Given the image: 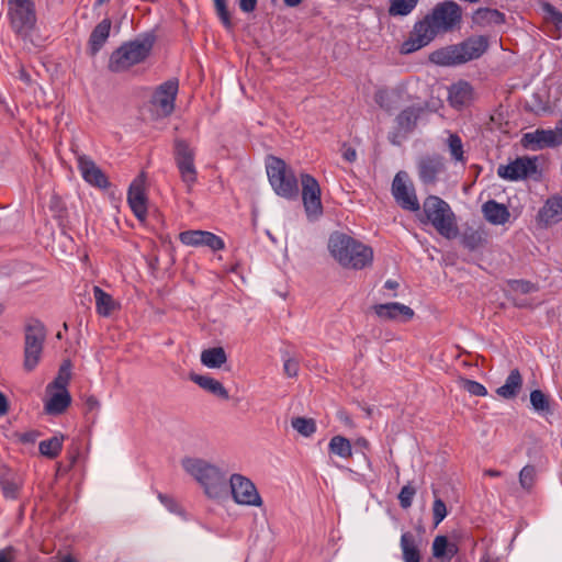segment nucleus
<instances>
[{"label": "nucleus", "mask_w": 562, "mask_h": 562, "mask_svg": "<svg viewBox=\"0 0 562 562\" xmlns=\"http://www.w3.org/2000/svg\"><path fill=\"white\" fill-rule=\"evenodd\" d=\"M462 18L461 7L454 1H445L435 5L432 11L418 21L401 46L402 54L414 53L428 45L438 33L451 31L460 23Z\"/></svg>", "instance_id": "1"}, {"label": "nucleus", "mask_w": 562, "mask_h": 562, "mask_svg": "<svg viewBox=\"0 0 562 562\" xmlns=\"http://www.w3.org/2000/svg\"><path fill=\"white\" fill-rule=\"evenodd\" d=\"M184 471L196 480L209 498L222 501L228 497L226 473L216 464L201 458H184Z\"/></svg>", "instance_id": "2"}, {"label": "nucleus", "mask_w": 562, "mask_h": 562, "mask_svg": "<svg viewBox=\"0 0 562 562\" xmlns=\"http://www.w3.org/2000/svg\"><path fill=\"white\" fill-rule=\"evenodd\" d=\"M328 249L339 265L347 269H363L373 260L371 247L342 233L330 235Z\"/></svg>", "instance_id": "3"}, {"label": "nucleus", "mask_w": 562, "mask_h": 562, "mask_svg": "<svg viewBox=\"0 0 562 562\" xmlns=\"http://www.w3.org/2000/svg\"><path fill=\"white\" fill-rule=\"evenodd\" d=\"M487 48L486 36H471L460 44L432 53L431 60L443 66L460 65L481 57Z\"/></svg>", "instance_id": "4"}, {"label": "nucleus", "mask_w": 562, "mask_h": 562, "mask_svg": "<svg viewBox=\"0 0 562 562\" xmlns=\"http://www.w3.org/2000/svg\"><path fill=\"white\" fill-rule=\"evenodd\" d=\"M426 222L447 239L456 238L459 234L457 218L450 205L437 195H428L423 203Z\"/></svg>", "instance_id": "5"}, {"label": "nucleus", "mask_w": 562, "mask_h": 562, "mask_svg": "<svg viewBox=\"0 0 562 562\" xmlns=\"http://www.w3.org/2000/svg\"><path fill=\"white\" fill-rule=\"evenodd\" d=\"M153 45L154 38L148 35L124 43L111 54L109 69L113 72H122L144 61L148 57Z\"/></svg>", "instance_id": "6"}, {"label": "nucleus", "mask_w": 562, "mask_h": 562, "mask_svg": "<svg viewBox=\"0 0 562 562\" xmlns=\"http://www.w3.org/2000/svg\"><path fill=\"white\" fill-rule=\"evenodd\" d=\"M266 168L269 182L278 195L289 200L299 196L297 179L284 160L270 157Z\"/></svg>", "instance_id": "7"}, {"label": "nucleus", "mask_w": 562, "mask_h": 562, "mask_svg": "<svg viewBox=\"0 0 562 562\" xmlns=\"http://www.w3.org/2000/svg\"><path fill=\"white\" fill-rule=\"evenodd\" d=\"M175 162L187 190L191 191L198 180V171L194 165L195 150L190 144L177 138L173 145Z\"/></svg>", "instance_id": "8"}, {"label": "nucleus", "mask_w": 562, "mask_h": 562, "mask_svg": "<svg viewBox=\"0 0 562 562\" xmlns=\"http://www.w3.org/2000/svg\"><path fill=\"white\" fill-rule=\"evenodd\" d=\"M8 5L13 30L19 34H27L36 23L32 0H8Z\"/></svg>", "instance_id": "9"}, {"label": "nucleus", "mask_w": 562, "mask_h": 562, "mask_svg": "<svg viewBox=\"0 0 562 562\" xmlns=\"http://www.w3.org/2000/svg\"><path fill=\"white\" fill-rule=\"evenodd\" d=\"M228 494L238 505L244 506H262V498L258 493L255 484L241 474H233L227 481Z\"/></svg>", "instance_id": "10"}, {"label": "nucleus", "mask_w": 562, "mask_h": 562, "mask_svg": "<svg viewBox=\"0 0 562 562\" xmlns=\"http://www.w3.org/2000/svg\"><path fill=\"white\" fill-rule=\"evenodd\" d=\"M416 167L418 178L426 187L436 186L447 172L446 159L438 154L420 156Z\"/></svg>", "instance_id": "11"}, {"label": "nucleus", "mask_w": 562, "mask_h": 562, "mask_svg": "<svg viewBox=\"0 0 562 562\" xmlns=\"http://www.w3.org/2000/svg\"><path fill=\"white\" fill-rule=\"evenodd\" d=\"M392 194L402 209L411 212L420 210L415 189L406 172L400 171L395 175L392 182Z\"/></svg>", "instance_id": "12"}, {"label": "nucleus", "mask_w": 562, "mask_h": 562, "mask_svg": "<svg viewBox=\"0 0 562 562\" xmlns=\"http://www.w3.org/2000/svg\"><path fill=\"white\" fill-rule=\"evenodd\" d=\"M302 201L307 217L317 218L323 214L321 187L318 181L308 173L301 175Z\"/></svg>", "instance_id": "13"}, {"label": "nucleus", "mask_w": 562, "mask_h": 562, "mask_svg": "<svg viewBox=\"0 0 562 562\" xmlns=\"http://www.w3.org/2000/svg\"><path fill=\"white\" fill-rule=\"evenodd\" d=\"M537 157H518L508 165H501L497 175L505 180L518 181L538 173Z\"/></svg>", "instance_id": "14"}, {"label": "nucleus", "mask_w": 562, "mask_h": 562, "mask_svg": "<svg viewBox=\"0 0 562 562\" xmlns=\"http://www.w3.org/2000/svg\"><path fill=\"white\" fill-rule=\"evenodd\" d=\"M146 175L140 172L139 176L131 183L127 202L135 216L145 222L147 217V196L145 193Z\"/></svg>", "instance_id": "15"}, {"label": "nucleus", "mask_w": 562, "mask_h": 562, "mask_svg": "<svg viewBox=\"0 0 562 562\" xmlns=\"http://www.w3.org/2000/svg\"><path fill=\"white\" fill-rule=\"evenodd\" d=\"M521 144L524 147L532 150L554 147L562 144V132L539 128L535 132L526 133L521 138Z\"/></svg>", "instance_id": "16"}, {"label": "nucleus", "mask_w": 562, "mask_h": 562, "mask_svg": "<svg viewBox=\"0 0 562 562\" xmlns=\"http://www.w3.org/2000/svg\"><path fill=\"white\" fill-rule=\"evenodd\" d=\"M179 239L187 246H205L213 251L222 250L225 247V243L221 237L206 231H186L180 233Z\"/></svg>", "instance_id": "17"}, {"label": "nucleus", "mask_w": 562, "mask_h": 562, "mask_svg": "<svg viewBox=\"0 0 562 562\" xmlns=\"http://www.w3.org/2000/svg\"><path fill=\"white\" fill-rule=\"evenodd\" d=\"M178 92V81L168 80L162 83L154 94V104L164 116L170 115L175 109V100Z\"/></svg>", "instance_id": "18"}, {"label": "nucleus", "mask_w": 562, "mask_h": 562, "mask_svg": "<svg viewBox=\"0 0 562 562\" xmlns=\"http://www.w3.org/2000/svg\"><path fill=\"white\" fill-rule=\"evenodd\" d=\"M373 311L383 321L407 322L415 315L409 306L397 302L376 304L373 306Z\"/></svg>", "instance_id": "19"}, {"label": "nucleus", "mask_w": 562, "mask_h": 562, "mask_svg": "<svg viewBox=\"0 0 562 562\" xmlns=\"http://www.w3.org/2000/svg\"><path fill=\"white\" fill-rule=\"evenodd\" d=\"M78 166L83 179L90 184L98 188H106L109 186L105 175L90 158L79 156Z\"/></svg>", "instance_id": "20"}, {"label": "nucleus", "mask_w": 562, "mask_h": 562, "mask_svg": "<svg viewBox=\"0 0 562 562\" xmlns=\"http://www.w3.org/2000/svg\"><path fill=\"white\" fill-rule=\"evenodd\" d=\"M538 217L544 225L562 221V190L547 200L540 209Z\"/></svg>", "instance_id": "21"}, {"label": "nucleus", "mask_w": 562, "mask_h": 562, "mask_svg": "<svg viewBox=\"0 0 562 562\" xmlns=\"http://www.w3.org/2000/svg\"><path fill=\"white\" fill-rule=\"evenodd\" d=\"M46 328L37 318H29L25 324L24 346H44Z\"/></svg>", "instance_id": "22"}, {"label": "nucleus", "mask_w": 562, "mask_h": 562, "mask_svg": "<svg viewBox=\"0 0 562 562\" xmlns=\"http://www.w3.org/2000/svg\"><path fill=\"white\" fill-rule=\"evenodd\" d=\"M473 90L467 81H459L449 89V102L453 108H462L471 102Z\"/></svg>", "instance_id": "23"}, {"label": "nucleus", "mask_w": 562, "mask_h": 562, "mask_svg": "<svg viewBox=\"0 0 562 562\" xmlns=\"http://www.w3.org/2000/svg\"><path fill=\"white\" fill-rule=\"evenodd\" d=\"M112 22L110 19L102 20L92 30L89 38V52L94 56L109 38Z\"/></svg>", "instance_id": "24"}, {"label": "nucleus", "mask_w": 562, "mask_h": 562, "mask_svg": "<svg viewBox=\"0 0 562 562\" xmlns=\"http://www.w3.org/2000/svg\"><path fill=\"white\" fill-rule=\"evenodd\" d=\"M485 218L494 225L505 224L510 216L508 209L494 200L485 202L482 206Z\"/></svg>", "instance_id": "25"}, {"label": "nucleus", "mask_w": 562, "mask_h": 562, "mask_svg": "<svg viewBox=\"0 0 562 562\" xmlns=\"http://www.w3.org/2000/svg\"><path fill=\"white\" fill-rule=\"evenodd\" d=\"M190 379L194 383H196L201 389L217 396L218 398H222V400L229 398L227 390L220 381H217L209 375H201V374H191Z\"/></svg>", "instance_id": "26"}, {"label": "nucleus", "mask_w": 562, "mask_h": 562, "mask_svg": "<svg viewBox=\"0 0 562 562\" xmlns=\"http://www.w3.org/2000/svg\"><path fill=\"white\" fill-rule=\"evenodd\" d=\"M422 112V106L413 105L404 109L396 116L397 128L400 130V132H403V135L411 133L415 128L417 120L419 119Z\"/></svg>", "instance_id": "27"}, {"label": "nucleus", "mask_w": 562, "mask_h": 562, "mask_svg": "<svg viewBox=\"0 0 562 562\" xmlns=\"http://www.w3.org/2000/svg\"><path fill=\"white\" fill-rule=\"evenodd\" d=\"M71 403V396L67 390H57L45 403V412L49 415L64 413Z\"/></svg>", "instance_id": "28"}, {"label": "nucleus", "mask_w": 562, "mask_h": 562, "mask_svg": "<svg viewBox=\"0 0 562 562\" xmlns=\"http://www.w3.org/2000/svg\"><path fill=\"white\" fill-rule=\"evenodd\" d=\"M522 385V378L517 369L510 371L505 384L496 390V394L503 398L509 400L516 397Z\"/></svg>", "instance_id": "29"}, {"label": "nucleus", "mask_w": 562, "mask_h": 562, "mask_svg": "<svg viewBox=\"0 0 562 562\" xmlns=\"http://www.w3.org/2000/svg\"><path fill=\"white\" fill-rule=\"evenodd\" d=\"M472 20L480 26L498 25L505 22V15L496 9L480 8L474 12Z\"/></svg>", "instance_id": "30"}, {"label": "nucleus", "mask_w": 562, "mask_h": 562, "mask_svg": "<svg viewBox=\"0 0 562 562\" xmlns=\"http://www.w3.org/2000/svg\"><path fill=\"white\" fill-rule=\"evenodd\" d=\"M401 549L404 562H420L422 555L412 532L407 531L402 535Z\"/></svg>", "instance_id": "31"}, {"label": "nucleus", "mask_w": 562, "mask_h": 562, "mask_svg": "<svg viewBox=\"0 0 562 562\" xmlns=\"http://www.w3.org/2000/svg\"><path fill=\"white\" fill-rule=\"evenodd\" d=\"M226 360L227 356L222 347L209 348L201 353V362L207 368H221Z\"/></svg>", "instance_id": "32"}, {"label": "nucleus", "mask_w": 562, "mask_h": 562, "mask_svg": "<svg viewBox=\"0 0 562 562\" xmlns=\"http://www.w3.org/2000/svg\"><path fill=\"white\" fill-rule=\"evenodd\" d=\"M93 294L95 299L97 312L100 315L109 316L116 308V303L112 296L99 286L93 288Z\"/></svg>", "instance_id": "33"}, {"label": "nucleus", "mask_w": 562, "mask_h": 562, "mask_svg": "<svg viewBox=\"0 0 562 562\" xmlns=\"http://www.w3.org/2000/svg\"><path fill=\"white\" fill-rule=\"evenodd\" d=\"M0 485L3 492V495L7 498H15L18 496L20 490V481L18 477L11 473L10 471H5L1 475Z\"/></svg>", "instance_id": "34"}, {"label": "nucleus", "mask_w": 562, "mask_h": 562, "mask_svg": "<svg viewBox=\"0 0 562 562\" xmlns=\"http://www.w3.org/2000/svg\"><path fill=\"white\" fill-rule=\"evenodd\" d=\"M71 378V363L69 360H65L59 370L57 376L54 379V381L48 384L47 391L50 389L56 390H67V385Z\"/></svg>", "instance_id": "35"}, {"label": "nucleus", "mask_w": 562, "mask_h": 562, "mask_svg": "<svg viewBox=\"0 0 562 562\" xmlns=\"http://www.w3.org/2000/svg\"><path fill=\"white\" fill-rule=\"evenodd\" d=\"M419 0H389V14L391 16L408 15L417 5Z\"/></svg>", "instance_id": "36"}, {"label": "nucleus", "mask_w": 562, "mask_h": 562, "mask_svg": "<svg viewBox=\"0 0 562 562\" xmlns=\"http://www.w3.org/2000/svg\"><path fill=\"white\" fill-rule=\"evenodd\" d=\"M447 146L451 158L456 162L465 164L467 158L464 156L463 144L459 135L450 134L447 139Z\"/></svg>", "instance_id": "37"}, {"label": "nucleus", "mask_w": 562, "mask_h": 562, "mask_svg": "<svg viewBox=\"0 0 562 562\" xmlns=\"http://www.w3.org/2000/svg\"><path fill=\"white\" fill-rule=\"evenodd\" d=\"M329 450L341 458H350L352 454L350 441L342 436H334L330 439Z\"/></svg>", "instance_id": "38"}, {"label": "nucleus", "mask_w": 562, "mask_h": 562, "mask_svg": "<svg viewBox=\"0 0 562 562\" xmlns=\"http://www.w3.org/2000/svg\"><path fill=\"white\" fill-rule=\"evenodd\" d=\"M63 437H53L48 440L40 442L38 449L41 454L49 459L56 458L63 448Z\"/></svg>", "instance_id": "39"}, {"label": "nucleus", "mask_w": 562, "mask_h": 562, "mask_svg": "<svg viewBox=\"0 0 562 562\" xmlns=\"http://www.w3.org/2000/svg\"><path fill=\"white\" fill-rule=\"evenodd\" d=\"M44 346H24L23 367L26 371H32L40 362Z\"/></svg>", "instance_id": "40"}, {"label": "nucleus", "mask_w": 562, "mask_h": 562, "mask_svg": "<svg viewBox=\"0 0 562 562\" xmlns=\"http://www.w3.org/2000/svg\"><path fill=\"white\" fill-rule=\"evenodd\" d=\"M432 555L436 559H442L447 552L454 553L457 548L454 544L449 543L446 536H437L432 541Z\"/></svg>", "instance_id": "41"}, {"label": "nucleus", "mask_w": 562, "mask_h": 562, "mask_svg": "<svg viewBox=\"0 0 562 562\" xmlns=\"http://www.w3.org/2000/svg\"><path fill=\"white\" fill-rule=\"evenodd\" d=\"M292 427L302 436L310 437L316 431V424L312 418L294 417L291 420Z\"/></svg>", "instance_id": "42"}, {"label": "nucleus", "mask_w": 562, "mask_h": 562, "mask_svg": "<svg viewBox=\"0 0 562 562\" xmlns=\"http://www.w3.org/2000/svg\"><path fill=\"white\" fill-rule=\"evenodd\" d=\"M459 384L473 396H485L487 394L486 387L476 381L461 378Z\"/></svg>", "instance_id": "43"}, {"label": "nucleus", "mask_w": 562, "mask_h": 562, "mask_svg": "<svg viewBox=\"0 0 562 562\" xmlns=\"http://www.w3.org/2000/svg\"><path fill=\"white\" fill-rule=\"evenodd\" d=\"M435 501L432 504V517H434V525L437 527L447 516L448 510L445 502L437 497L436 491H434Z\"/></svg>", "instance_id": "44"}, {"label": "nucleus", "mask_w": 562, "mask_h": 562, "mask_svg": "<svg viewBox=\"0 0 562 562\" xmlns=\"http://www.w3.org/2000/svg\"><path fill=\"white\" fill-rule=\"evenodd\" d=\"M536 469L532 465H526L519 473V483L522 488L530 490L535 483Z\"/></svg>", "instance_id": "45"}, {"label": "nucleus", "mask_w": 562, "mask_h": 562, "mask_svg": "<svg viewBox=\"0 0 562 562\" xmlns=\"http://www.w3.org/2000/svg\"><path fill=\"white\" fill-rule=\"evenodd\" d=\"M530 402L532 407L538 412L549 411V400L540 390L531 392Z\"/></svg>", "instance_id": "46"}, {"label": "nucleus", "mask_w": 562, "mask_h": 562, "mask_svg": "<svg viewBox=\"0 0 562 562\" xmlns=\"http://www.w3.org/2000/svg\"><path fill=\"white\" fill-rule=\"evenodd\" d=\"M416 494V488L411 485L406 484L402 487L400 494H398V501L402 508L406 509L412 506L413 498Z\"/></svg>", "instance_id": "47"}, {"label": "nucleus", "mask_w": 562, "mask_h": 562, "mask_svg": "<svg viewBox=\"0 0 562 562\" xmlns=\"http://www.w3.org/2000/svg\"><path fill=\"white\" fill-rule=\"evenodd\" d=\"M542 10L547 14V19L552 22L557 29L562 30V12L548 2L542 4Z\"/></svg>", "instance_id": "48"}, {"label": "nucleus", "mask_w": 562, "mask_h": 562, "mask_svg": "<svg viewBox=\"0 0 562 562\" xmlns=\"http://www.w3.org/2000/svg\"><path fill=\"white\" fill-rule=\"evenodd\" d=\"M217 15L226 29H232L229 12L226 7V0H214Z\"/></svg>", "instance_id": "49"}, {"label": "nucleus", "mask_w": 562, "mask_h": 562, "mask_svg": "<svg viewBox=\"0 0 562 562\" xmlns=\"http://www.w3.org/2000/svg\"><path fill=\"white\" fill-rule=\"evenodd\" d=\"M510 289L514 292L520 293V294H528L531 292H535L537 290L536 285L529 281L525 280H514L510 282Z\"/></svg>", "instance_id": "50"}, {"label": "nucleus", "mask_w": 562, "mask_h": 562, "mask_svg": "<svg viewBox=\"0 0 562 562\" xmlns=\"http://www.w3.org/2000/svg\"><path fill=\"white\" fill-rule=\"evenodd\" d=\"M482 243V237L477 232L465 233L462 238V244L470 250L476 249Z\"/></svg>", "instance_id": "51"}, {"label": "nucleus", "mask_w": 562, "mask_h": 562, "mask_svg": "<svg viewBox=\"0 0 562 562\" xmlns=\"http://www.w3.org/2000/svg\"><path fill=\"white\" fill-rule=\"evenodd\" d=\"M284 374L289 378H294L299 373V362L295 359H288L283 364Z\"/></svg>", "instance_id": "52"}, {"label": "nucleus", "mask_w": 562, "mask_h": 562, "mask_svg": "<svg viewBox=\"0 0 562 562\" xmlns=\"http://www.w3.org/2000/svg\"><path fill=\"white\" fill-rule=\"evenodd\" d=\"M15 552V549L11 546L0 550V562H14Z\"/></svg>", "instance_id": "53"}, {"label": "nucleus", "mask_w": 562, "mask_h": 562, "mask_svg": "<svg viewBox=\"0 0 562 562\" xmlns=\"http://www.w3.org/2000/svg\"><path fill=\"white\" fill-rule=\"evenodd\" d=\"M342 157L348 162H353L357 159V151H356V149L344 145V147H342Z\"/></svg>", "instance_id": "54"}, {"label": "nucleus", "mask_w": 562, "mask_h": 562, "mask_svg": "<svg viewBox=\"0 0 562 562\" xmlns=\"http://www.w3.org/2000/svg\"><path fill=\"white\" fill-rule=\"evenodd\" d=\"M257 0H239V8L244 12H252L256 9Z\"/></svg>", "instance_id": "55"}, {"label": "nucleus", "mask_w": 562, "mask_h": 562, "mask_svg": "<svg viewBox=\"0 0 562 562\" xmlns=\"http://www.w3.org/2000/svg\"><path fill=\"white\" fill-rule=\"evenodd\" d=\"M85 405L89 412L97 411L100 407L99 401L92 395L86 398Z\"/></svg>", "instance_id": "56"}, {"label": "nucleus", "mask_w": 562, "mask_h": 562, "mask_svg": "<svg viewBox=\"0 0 562 562\" xmlns=\"http://www.w3.org/2000/svg\"><path fill=\"white\" fill-rule=\"evenodd\" d=\"M9 406H8V400L5 395L0 392V416H3L8 413Z\"/></svg>", "instance_id": "57"}, {"label": "nucleus", "mask_w": 562, "mask_h": 562, "mask_svg": "<svg viewBox=\"0 0 562 562\" xmlns=\"http://www.w3.org/2000/svg\"><path fill=\"white\" fill-rule=\"evenodd\" d=\"M20 79L23 80L24 82L26 83H30L31 82V77L30 75L25 71V69L23 67L20 68Z\"/></svg>", "instance_id": "58"}, {"label": "nucleus", "mask_w": 562, "mask_h": 562, "mask_svg": "<svg viewBox=\"0 0 562 562\" xmlns=\"http://www.w3.org/2000/svg\"><path fill=\"white\" fill-rule=\"evenodd\" d=\"M400 131L396 132V133H392L390 134L389 136V139L390 142L393 144V145H400L401 144V140L398 139V136H400Z\"/></svg>", "instance_id": "59"}, {"label": "nucleus", "mask_w": 562, "mask_h": 562, "mask_svg": "<svg viewBox=\"0 0 562 562\" xmlns=\"http://www.w3.org/2000/svg\"><path fill=\"white\" fill-rule=\"evenodd\" d=\"M21 439L25 442H33L35 440V435L33 432H26Z\"/></svg>", "instance_id": "60"}, {"label": "nucleus", "mask_w": 562, "mask_h": 562, "mask_svg": "<svg viewBox=\"0 0 562 562\" xmlns=\"http://www.w3.org/2000/svg\"><path fill=\"white\" fill-rule=\"evenodd\" d=\"M303 0H283L284 4L291 8L297 7Z\"/></svg>", "instance_id": "61"}, {"label": "nucleus", "mask_w": 562, "mask_h": 562, "mask_svg": "<svg viewBox=\"0 0 562 562\" xmlns=\"http://www.w3.org/2000/svg\"><path fill=\"white\" fill-rule=\"evenodd\" d=\"M484 474L488 475V476L496 477V476H501L502 473L497 470L488 469L484 472Z\"/></svg>", "instance_id": "62"}, {"label": "nucleus", "mask_w": 562, "mask_h": 562, "mask_svg": "<svg viewBox=\"0 0 562 562\" xmlns=\"http://www.w3.org/2000/svg\"><path fill=\"white\" fill-rule=\"evenodd\" d=\"M397 285H398V283H397L396 281H393V280H387V281L385 282V288H386V289L394 290V289H396V288H397Z\"/></svg>", "instance_id": "63"}, {"label": "nucleus", "mask_w": 562, "mask_h": 562, "mask_svg": "<svg viewBox=\"0 0 562 562\" xmlns=\"http://www.w3.org/2000/svg\"><path fill=\"white\" fill-rule=\"evenodd\" d=\"M481 562H502V561L499 559H493L488 554H485L482 558Z\"/></svg>", "instance_id": "64"}]
</instances>
